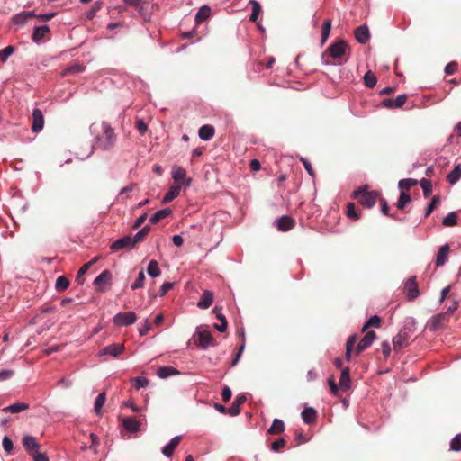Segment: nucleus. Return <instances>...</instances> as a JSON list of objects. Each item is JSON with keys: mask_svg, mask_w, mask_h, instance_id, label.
Instances as JSON below:
<instances>
[{"mask_svg": "<svg viewBox=\"0 0 461 461\" xmlns=\"http://www.w3.org/2000/svg\"><path fill=\"white\" fill-rule=\"evenodd\" d=\"M171 210L167 208V209H163V210H159L157 212H155L149 219V221L152 223V224H156L158 223V221H160L162 219L166 218L167 216H168L169 214H171Z\"/></svg>", "mask_w": 461, "mask_h": 461, "instance_id": "nucleus-34", "label": "nucleus"}, {"mask_svg": "<svg viewBox=\"0 0 461 461\" xmlns=\"http://www.w3.org/2000/svg\"><path fill=\"white\" fill-rule=\"evenodd\" d=\"M414 326V320L411 319V321L406 323L397 335L393 338V345L395 351L401 350L409 345V340L415 331Z\"/></svg>", "mask_w": 461, "mask_h": 461, "instance_id": "nucleus-3", "label": "nucleus"}, {"mask_svg": "<svg viewBox=\"0 0 461 461\" xmlns=\"http://www.w3.org/2000/svg\"><path fill=\"white\" fill-rule=\"evenodd\" d=\"M176 374H178V372L171 366H161L158 369V375L160 378H167Z\"/></svg>", "mask_w": 461, "mask_h": 461, "instance_id": "nucleus-43", "label": "nucleus"}, {"mask_svg": "<svg viewBox=\"0 0 461 461\" xmlns=\"http://www.w3.org/2000/svg\"><path fill=\"white\" fill-rule=\"evenodd\" d=\"M411 202V196L406 192L402 191L396 206L399 210H403L407 203Z\"/></svg>", "mask_w": 461, "mask_h": 461, "instance_id": "nucleus-45", "label": "nucleus"}, {"mask_svg": "<svg viewBox=\"0 0 461 461\" xmlns=\"http://www.w3.org/2000/svg\"><path fill=\"white\" fill-rule=\"evenodd\" d=\"M84 70L85 67L83 65L74 64L72 66L66 68L63 71V75L66 76L68 74H77L83 72Z\"/></svg>", "mask_w": 461, "mask_h": 461, "instance_id": "nucleus-50", "label": "nucleus"}, {"mask_svg": "<svg viewBox=\"0 0 461 461\" xmlns=\"http://www.w3.org/2000/svg\"><path fill=\"white\" fill-rule=\"evenodd\" d=\"M23 446L27 452H31L32 450L38 451V449L40 448V445L36 441V438L30 435H26L23 437Z\"/></svg>", "mask_w": 461, "mask_h": 461, "instance_id": "nucleus-22", "label": "nucleus"}, {"mask_svg": "<svg viewBox=\"0 0 461 461\" xmlns=\"http://www.w3.org/2000/svg\"><path fill=\"white\" fill-rule=\"evenodd\" d=\"M346 215L349 219L354 220V221H357V220H358L360 218V215L357 213V212L356 210L355 203H348L347 204Z\"/></svg>", "mask_w": 461, "mask_h": 461, "instance_id": "nucleus-46", "label": "nucleus"}, {"mask_svg": "<svg viewBox=\"0 0 461 461\" xmlns=\"http://www.w3.org/2000/svg\"><path fill=\"white\" fill-rule=\"evenodd\" d=\"M112 279V273L109 270H104L100 275H98L94 284L98 286L99 291L104 292L105 289L102 287V285L108 284Z\"/></svg>", "mask_w": 461, "mask_h": 461, "instance_id": "nucleus-16", "label": "nucleus"}, {"mask_svg": "<svg viewBox=\"0 0 461 461\" xmlns=\"http://www.w3.org/2000/svg\"><path fill=\"white\" fill-rule=\"evenodd\" d=\"M285 444L286 441L284 438H278L271 444L270 448L272 451L279 452L282 448L285 447Z\"/></svg>", "mask_w": 461, "mask_h": 461, "instance_id": "nucleus-60", "label": "nucleus"}, {"mask_svg": "<svg viewBox=\"0 0 461 461\" xmlns=\"http://www.w3.org/2000/svg\"><path fill=\"white\" fill-rule=\"evenodd\" d=\"M149 230H150V228L149 226H145L140 230H139L136 233V235L132 238L134 244H137V243L142 241L145 239V237L149 234Z\"/></svg>", "mask_w": 461, "mask_h": 461, "instance_id": "nucleus-47", "label": "nucleus"}, {"mask_svg": "<svg viewBox=\"0 0 461 461\" xmlns=\"http://www.w3.org/2000/svg\"><path fill=\"white\" fill-rule=\"evenodd\" d=\"M215 133V130L213 126L205 124L203 125L198 131L199 137L203 140H211Z\"/></svg>", "mask_w": 461, "mask_h": 461, "instance_id": "nucleus-27", "label": "nucleus"}, {"mask_svg": "<svg viewBox=\"0 0 461 461\" xmlns=\"http://www.w3.org/2000/svg\"><path fill=\"white\" fill-rule=\"evenodd\" d=\"M69 284L70 282L66 276H60L56 280L55 288L58 292H64L68 288Z\"/></svg>", "mask_w": 461, "mask_h": 461, "instance_id": "nucleus-39", "label": "nucleus"}, {"mask_svg": "<svg viewBox=\"0 0 461 461\" xmlns=\"http://www.w3.org/2000/svg\"><path fill=\"white\" fill-rule=\"evenodd\" d=\"M103 5V2L102 1H96L93 6L91 7V9L86 14V16L88 20H92L96 13L101 9Z\"/></svg>", "mask_w": 461, "mask_h": 461, "instance_id": "nucleus-55", "label": "nucleus"}, {"mask_svg": "<svg viewBox=\"0 0 461 461\" xmlns=\"http://www.w3.org/2000/svg\"><path fill=\"white\" fill-rule=\"evenodd\" d=\"M136 319L133 312H120L113 317V322L117 326H128L133 324Z\"/></svg>", "mask_w": 461, "mask_h": 461, "instance_id": "nucleus-7", "label": "nucleus"}, {"mask_svg": "<svg viewBox=\"0 0 461 461\" xmlns=\"http://www.w3.org/2000/svg\"><path fill=\"white\" fill-rule=\"evenodd\" d=\"M15 49L14 46L9 45L0 50V61L5 62L7 59L14 52Z\"/></svg>", "mask_w": 461, "mask_h": 461, "instance_id": "nucleus-52", "label": "nucleus"}, {"mask_svg": "<svg viewBox=\"0 0 461 461\" xmlns=\"http://www.w3.org/2000/svg\"><path fill=\"white\" fill-rule=\"evenodd\" d=\"M443 225L452 227L457 223V215L456 212H449L442 221Z\"/></svg>", "mask_w": 461, "mask_h": 461, "instance_id": "nucleus-49", "label": "nucleus"}, {"mask_svg": "<svg viewBox=\"0 0 461 461\" xmlns=\"http://www.w3.org/2000/svg\"><path fill=\"white\" fill-rule=\"evenodd\" d=\"M305 168V170L308 172V174L312 176V177H314L315 176V172L311 165V163L306 159V158H302L300 159Z\"/></svg>", "mask_w": 461, "mask_h": 461, "instance_id": "nucleus-62", "label": "nucleus"}, {"mask_svg": "<svg viewBox=\"0 0 461 461\" xmlns=\"http://www.w3.org/2000/svg\"><path fill=\"white\" fill-rule=\"evenodd\" d=\"M2 445H3V448L10 453L12 450H13V447H14V444H13V441L10 438H8L7 436H5L4 438H3V442H2Z\"/></svg>", "mask_w": 461, "mask_h": 461, "instance_id": "nucleus-61", "label": "nucleus"}, {"mask_svg": "<svg viewBox=\"0 0 461 461\" xmlns=\"http://www.w3.org/2000/svg\"><path fill=\"white\" fill-rule=\"evenodd\" d=\"M448 252H449V246L447 244L442 246L439 249L438 255H437V258H436V265L438 267L443 266L446 263Z\"/></svg>", "mask_w": 461, "mask_h": 461, "instance_id": "nucleus-32", "label": "nucleus"}, {"mask_svg": "<svg viewBox=\"0 0 461 461\" xmlns=\"http://www.w3.org/2000/svg\"><path fill=\"white\" fill-rule=\"evenodd\" d=\"M181 441V436L173 438L169 443L162 448V453L169 457L173 455L175 448L178 446Z\"/></svg>", "mask_w": 461, "mask_h": 461, "instance_id": "nucleus-26", "label": "nucleus"}, {"mask_svg": "<svg viewBox=\"0 0 461 461\" xmlns=\"http://www.w3.org/2000/svg\"><path fill=\"white\" fill-rule=\"evenodd\" d=\"M247 398L245 395H238L234 402H232L231 406L228 409V413L230 416H236L240 414V406L246 402Z\"/></svg>", "mask_w": 461, "mask_h": 461, "instance_id": "nucleus-20", "label": "nucleus"}, {"mask_svg": "<svg viewBox=\"0 0 461 461\" xmlns=\"http://www.w3.org/2000/svg\"><path fill=\"white\" fill-rule=\"evenodd\" d=\"M326 53L335 60L334 64L342 65L348 59L349 47L344 40H339L326 50Z\"/></svg>", "mask_w": 461, "mask_h": 461, "instance_id": "nucleus-2", "label": "nucleus"}, {"mask_svg": "<svg viewBox=\"0 0 461 461\" xmlns=\"http://www.w3.org/2000/svg\"><path fill=\"white\" fill-rule=\"evenodd\" d=\"M44 126V117L42 112L35 108L32 112V131L33 132H40Z\"/></svg>", "mask_w": 461, "mask_h": 461, "instance_id": "nucleus-12", "label": "nucleus"}, {"mask_svg": "<svg viewBox=\"0 0 461 461\" xmlns=\"http://www.w3.org/2000/svg\"><path fill=\"white\" fill-rule=\"evenodd\" d=\"M122 425L129 432H137L140 429V422L134 418L126 417L122 420Z\"/></svg>", "mask_w": 461, "mask_h": 461, "instance_id": "nucleus-25", "label": "nucleus"}, {"mask_svg": "<svg viewBox=\"0 0 461 461\" xmlns=\"http://www.w3.org/2000/svg\"><path fill=\"white\" fill-rule=\"evenodd\" d=\"M29 409V404L25 402H16L12 405L6 406L3 408V412H11V413H19L21 411H26Z\"/></svg>", "mask_w": 461, "mask_h": 461, "instance_id": "nucleus-28", "label": "nucleus"}, {"mask_svg": "<svg viewBox=\"0 0 461 461\" xmlns=\"http://www.w3.org/2000/svg\"><path fill=\"white\" fill-rule=\"evenodd\" d=\"M213 302V294L211 291H204L197 306L201 309H208Z\"/></svg>", "mask_w": 461, "mask_h": 461, "instance_id": "nucleus-23", "label": "nucleus"}, {"mask_svg": "<svg viewBox=\"0 0 461 461\" xmlns=\"http://www.w3.org/2000/svg\"><path fill=\"white\" fill-rule=\"evenodd\" d=\"M124 3L135 8L139 14L142 17H146L149 14L150 3L146 0H123Z\"/></svg>", "mask_w": 461, "mask_h": 461, "instance_id": "nucleus-9", "label": "nucleus"}, {"mask_svg": "<svg viewBox=\"0 0 461 461\" xmlns=\"http://www.w3.org/2000/svg\"><path fill=\"white\" fill-rule=\"evenodd\" d=\"M382 320L379 316H372L363 326L362 331H366L369 327L379 328L381 326Z\"/></svg>", "mask_w": 461, "mask_h": 461, "instance_id": "nucleus-44", "label": "nucleus"}, {"mask_svg": "<svg viewBox=\"0 0 461 461\" xmlns=\"http://www.w3.org/2000/svg\"><path fill=\"white\" fill-rule=\"evenodd\" d=\"M213 312L216 314V318L220 321L221 324H214V328L221 332H224L228 327V321L225 316L220 312L218 307H214Z\"/></svg>", "mask_w": 461, "mask_h": 461, "instance_id": "nucleus-30", "label": "nucleus"}, {"mask_svg": "<svg viewBox=\"0 0 461 461\" xmlns=\"http://www.w3.org/2000/svg\"><path fill=\"white\" fill-rule=\"evenodd\" d=\"M295 221L293 218L284 215L277 220V230L280 231H288L294 229Z\"/></svg>", "mask_w": 461, "mask_h": 461, "instance_id": "nucleus-14", "label": "nucleus"}, {"mask_svg": "<svg viewBox=\"0 0 461 461\" xmlns=\"http://www.w3.org/2000/svg\"><path fill=\"white\" fill-rule=\"evenodd\" d=\"M351 379H350V370L349 367H345L342 369L339 378V387L343 391H347L350 388Z\"/></svg>", "mask_w": 461, "mask_h": 461, "instance_id": "nucleus-18", "label": "nucleus"}, {"mask_svg": "<svg viewBox=\"0 0 461 461\" xmlns=\"http://www.w3.org/2000/svg\"><path fill=\"white\" fill-rule=\"evenodd\" d=\"M377 82L375 75L372 71H367L364 76L365 86L368 88H373Z\"/></svg>", "mask_w": 461, "mask_h": 461, "instance_id": "nucleus-41", "label": "nucleus"}, {"mask_svg": "<svg viewBox=\"0 0 461 461\" xmlns=\"http://www.w3.org/2000/svg\"><path fill=\"white\" fill-rule=\"evenodd\" d=\"M172 177L176 182V185H181L182 186H189L191 179L186 177V171L181 167H174L172 169Z\"/></svg>", "mask_w": 461, "mask_h": 461, "instance_id": "nucleus-8", "label": "nucleus"}, {"mask_svg": "<svg viewBox=\"0 0 461 461\" xmlns=\"http://www.w3.org/2000/svg\"><path fill=\"white\" fill-rule=\"evenodd\" d=\"M145 279H146V276H145V274H144L143 270L140 271L139 275H138V278L131 285V289L132 290H136V289L143 287L144 286Z\"/></svg>", "mask_w": 461, "mask_h": 461, "instance_id": "nucleus-56", "label": "nucleus"}, {"mask_svg": "<svg viewBox=\"0 0 461 461\" xmlns=\"http://www.w3.org/2000/svg\"><path fill=\"white\" fill-rule=\"evenodd\" d=\"M351 197L357 199L364 207L370 209L375 206L379 199L380 193L377 191H367V186H361L352 193Z\"/></svg>", "mask_w": 461, "mask_h": 461, "instance_id": "nucleus-4", "label": "nucleus"}, {"mask_svg": "<svg viewBox=\"0 0 461 461\" xmlns=\"http://www.w3.org/2000/svg\"><path fill=\"white\" fill-rule=\"evenodd\" d=\"M50 32L48 25L36 26L33 30L32 39L34 42L39 43Z\"/></svg>", "mask_w": 461, "mask_h": 461, "instance_id": "nucleus-17", "label": "nucleus"}, {"mask_svg": "<svg viewBox=\"0 0 461 461\" xmlns=\"http://www.w3.org/2000/svg\"><path fill=\"white\" fill-rule=\"evenodd\" d=\"M418 181L412 178L402 179L398 183V186L402 191H408L411 186L416 185Z\"/></svg>", "mask_w": 461, "mask_h": 461, "instance_id": "nucleus-42", "label": "nucleus"}, {"mask_svg": "<svg viewBox=\"0 0 461 461\" xmlns=\"http://www.w3.org/2000/svg\"><path fill=\"white\" fill-rule=\"evenodd\" d=\"M136 128L141 135H143L148 131V125L142 119H138L136 121Z\"/></svg>", "mask_w": 461, "mask_h": 461, "instance_id": "nucleus-63", "label": "nucleus"}, {"mask_svg": "<svg viewBox=\"0 0 461 461\" xmlns=\"http://www.w3.org/2000/svg\"><path fill=\"white\" fill-rule=\"evenodd\" d=\"M249 5H251L252 7V12H251V14L249 16V21L250 22H256L259 16V14H261V6H260V4L256 1V0H250L249 1Z\"/></svg>", "mask_w": 461, "mask_h": 461, "instance_id": "nucleus-35", "label": "nucleus"}, {"mask_svg": "<svg viewBox=\"0 0 461 461\" xmlns=\"http://www.w3.org/2000/svg\"><path fill=\"white\" fill-rule=\"evenodd\" d=\"M420 185L423 190L425 197H429L432 193V184L429 180L423 178L420 180Z\"/></svg>", "mask_w": 461, "mask_h": 461, "instance_id": "nucleus-51", "label": "nucleus"}, {"mask_svg": "<svg viewBox=\"0 0 461 461\" xmlns=\"http://www.w3.org/2000/svg\"><path fill=\"white\" fill-rule=\"evenodd\" d=\"M34 16L35 14L33 11H23L22 13L15 14L12 18V21L15 24L23 25L28 21V19L32 18Z\"/></svg>", "mask_w": 461, "mask_h": 461, "instance_id": "nucleus-21", "label": "nucleus"}, {"mask_svg": "<svg viewBox=\"0 0 461 461\" xmlns=\"http://www.w3.org/2000/svg\"><path fill=\"white\" fill-rule=\"evenodd\" d=\"M406 101H407V95L405 94L400 95L396 97V99H394L393 104H394V106H396V108H401L404 105Z\"/></svg>", "mask_w": 461, "mask_h": 461, "instance_id": "nucleus-64", "label": "nucleus"}, {"mask_svg": "<svg viewBox=\"0 0 461 461\" xmlns=\"http://www.w3.org/2000/svg\"><path fill=\"white\" fill-rule=\"evenodd\" d=\"M316 418L317 411L312 407H307L302 411V419L307 424L314 423Z\"/></svg>", "mask_w": 461, "mask_h": 461, "instance_id": "nucleus-29", "label": "nucleus"}, {"mask_svg": "<svg viewBox=\"0 0 461 461\" xmlns=\"http://www.w3.org/2000/svg\"><path fill=\"white\" fill-rule=\"evenodd\" d=\"M449 318L447 314L441 312L434 315L428 322V328L431 331L438 330L445 327L446 323L448 322Z\"/></svg>", "mask_w": 461, "mask_h": 461, "instance_id": "nucleus-6", "label": "nucleus"}, {"mask_svg": "<svg viewBox=\"0 0 461 461\" xmlns=\"http://www.w3.org/2000/svg\"><path fill=\"white\" fill-rule=\"evenodd\" d=\"M450 450L461 451V434H457L450 442Z\"/></svg>", "mask_w": 461, "mask_h": 461, "instance_id": "nucleus-57", "label": "nucleus"}, {"mask_svg": "<svg viewBox=\"0 0 461 461\" xmlns=\"http://www.w3.org/2000/svg\"><path fill=\"white\" fill-rule=\"evenodd\" d=\"M134 245L135 244L132 240V238L130 236H125L113 242L111 245V249L113 251H118L122 249H131Z\"/></svg>", "mask_w": 461, "mask_h": 461, "instance_id": "nucleus-13", "label": "nucleus"}, {"mask_svg": "<svg viewBox=\"0 0 461 461\" xmlns=\"http://www.w3.org/2000/svg\"><path fill=\"white\" fill-rule=\"evenodd\" d=\"M124 350V346L122 344H112L108 345L102 349L103 355H110L113 357H117L122 351Z\"/></svg>", "mask_w": 461, "mask_h": 461, "instance_id": "nucleus-19", "label": "nucleus"}, {"mask_svg": "<svg viewBox=\"0 0 461 461\" xmlns=\"http://www.w3.org/2000/svg\"><path fill=\"white\" fill-rule=\"evenodd\" d=\"M355 38L359 43L366 44L370 39V33L367 26L361 25L356 28Z\"/></svg>", "mask_w": 461, "mask_h": 461, "instance_id": "nucleus-15", "label": "nucleus"}, {"mask_svg": "<svg viewBox=\"0 0 461 461\" xmlns=\"http://www.w3.org/2000/svg\"><path fill=\"white\" fill-rule=\"evenodd\" d=\"M376 338V333L374 330L366 332L363 339L358 342L356 348V354L359 355L364 350L368 348Z\"/></svg>", "mask_w": 461, "mask_h": 461, "instance_id": "nucleus-10", "label": "nucleus"}, {"mask_svg": "<svg viewBox=\"0 0 461 461\" xmlns=\"http://www.w3.org/2000/svg\"><path fill=\"white\" fill-rule=\"evenodd\" d=\"M405 292L407 293V298L413 300L420 294L418 284L415 277H410L405 283Z\"/></svg>", "mask_w": 461, "mask_h": 461, "instance_id": "nucleus-11", "label": "nucleus"}, {"mask_svg": "<svg viewBox=\"0 0 461 461\" xmlns=\"http://www.w3.org/2000/svg\"><path fill=\"white\" fill-rule=\"evenodd\" d=\"M106 401V394L105 393H101L95 399V411L96 414H99L101 412V409L104 406V402Z\"/></svg>", "mask_w": 461, "mask_h": 461, "instance_id": "nucleus-48", "label": "nucleus"}, {"mask_svg": "<svg viewBox=\"0 0 461 461\" xmlns=\"http://www.w3.org/2000/svg\"><path fill=\"white\" fill-rule=\"evenodd\" d=\"M194 343L203 349L207 348L209 346H214L215 340L212 336L211 332L207 330H202L199 328L194 335Z\"/></svg>", "mask_w": 461, "mask_h": 461, "instance_id": "nucleus-5", "label": "nucleus"}, {"mask_svg": "<svg viewBox=\"0 0 461 461\" xmlns=\"http://www.w3.org/2000/svg\"><path fill=\"white\" fill-rule=\"evenodd\" d=\"M210 14H211V8L207 5H203L197 12V14L195 15V21L198 23H203L210 16Z\"/></svg>", "mask_w": 461, "mask_h": 461, "instance_id": "nucleus-37", "label": "nucleus"}, {"mask_svg": "<svg viewBox=\"0 0 461 461\" xmlns=\"http://www.w3.org/2000/svg\"><path fill=\"white\" fill-rule=\"evenodd\" d=\"M90 131L95 137L93 149L111 150L116 144L117 135L113 128L106 122L91 124Z\"/></svg>", "mask_w": 461, "mask_h": 461, "instance_id": "nucleus-1", "label": "nucleus"}, {"mask_svg": "<svg viewBox=\"0 0 461 461\" xmlns=\"http://www.w3.org/2000/svg\"><path fill=\"white\" fill-rule=\"evenodd\" d=\"M461 178V164L456 165L447 176V181L454 185Z\"/></svg>", "mask_w": 461, "mask_h": 461, "instance_id": "nucleus-33", "label": "nucleus"}, {"mask_svg": "<svg viewBox=\"0 0 461 461\" xmlns=\"http://www.w3.org/2000/svg\"><path fill=\"white\" fill-rule=\"evenodd\" d=\"M147 272L149 276L151 277H157L159 276L161 274L160 268L158 267V264L156 260H151L147 267Z\"/></svg>", "mask_w": 461, "mask_h": 461, "instance_id": "nucleus-40", "label": "nucleus"}, {"mask_svg": "<svg viewBox=\"0 0 461 461\" xmlns=\"http://www.w3.org/2000/svg\"><path fill=\"white\" fill-rule=\"evenodd\" d=\"M439 203H440V198H439V196H437V195H436V196H434V197L431 199V201H430L429 204L428 205V207H427V209H426V211H425V217H426V218H427V217H429V216L432 213V212H433V211L435 210V208L439 204Z\"/></svg>", "mask_w": 461, "mask_h": 461, "instance_id": "nucleus-53", "label": "nucleus"}, {"mask_svg": "<svg viewBox=\"0 0 461 461\" xmlns=\"http://www.w3.org/2000/svg\"><path fill=\"white\" fill-rule=\"evenodd\" d=\"M180 190H181V185H172L170 187V189L168 190V192L163 197L162 202L164 203H170L171 201H173L176 197H177L179 195Z\"/></svg>", "mask_w": 461, "mask_h": 461, "instance_id": "nucleus-31", "label": "nucleus"}, {"mask_svg": "<svg viewBox=\"0 0 461 461\" xmlns=\"http://www.w3.org/2000/svg\"><path fill=\"white\" fill-rule=\"evenodd\" d=\"M330 30H331V21L330 20L324 21L322 27H321V45H323L326 42V41L328 40Z\"/></svg>", "mask_w": 461, "mask_h": 461, "instance_id": "nucleus-38", "label": "nucleus"}, {"mask_svg": "<svg viewBox=\"0 0 461 461\" xmlns=\"http://www.w3.org/2000/svg\"><path fill=\"white\" fill-rule=\"evenodd\" d=\"M285 426L283 420L279 419H275L272 422V425L267 429L268 435H278L285 431Z\"/></svg>", "mask_w": 461, "mask_h": 461, "instance_id": "nucleus-24", "label": "nucleus"}, {"mask_svg": "<svg viewBox=\"0 0 461 461\" xmlns=\"http://www.w3.org/2000/svg\"><path fill=\"white\" fill-rule=\"evenodd\" d=\"M90 267L91 263H86L80 267L76 276V282H77L78 284H83L84 278H82V276L86 273Z\"/></svg>", "mask_w": 461, "mask_h": 461, "instance_id": "nucleus-58", "label": "nucleus"}, {"mask_svg": "<svg viewBox=\"0 0 461 461\" xmlns=\"http://www.w3.org/2000/svg\"><path fill=\"white\" fill-rule=\"evenodd\" d=\"M379 201H380L382 213L386 216H389L394 220H397V218L394 215H391L389 213L390 208L388 206L387 201L384 198H380V197H379Z\"/></svg>", "mask_w": 461, "mask_h": 461, "instance_id": "nucleus-59", "label": "nucleus"}, {"mask_svg": "<svg viewBox=\"0 0 461 461\" xmlns=\"http://www.w3.org/2000/svg\"><path fill=\"white\" fill-rule=\"evenodd\" d=\"M132 385L136 390L148 386L149 380L145 377H134L132 380Z\"/></svg>", "mask_w": 461, "mask_h": 461, "instance_id": "nucleus-54", "label": "nucleus"}, {"mask_svg": "<svg viewBox=\"0 0 461 461\" xmlns=\"http://www.w3.org/2000/svg\"><path fill=\"white\" fill-rule=\"evenodd\" d=\"M357 342V335H351L347 339V343H346V353H345V356H346V359L347 361H350V358H351V352H352V349L355 346Z\"/></svg>", "mask_w": 461, "mask_h": 461, "instance_id": "nucleus-36", "label": "nucleus"}]
</instances>
